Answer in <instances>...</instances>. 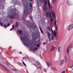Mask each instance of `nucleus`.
I'll return each instance as SVG.
<instances>
[{
  "label": "nucleus",
  "instance_id": "f257e3e1",
  "mask_svg": "<svg viewBox=\"0 0 73 73\" xmlns=\"http://www.w3.org/2000/svg\"><path fill=\"white\" fill-rule=\"evenodd\" d=\"M9 17L10 19H16L18 17V11L16 8L12 9L9 10L8 12Z\"/></svg>",
  "mask_w": 73,
  "mask_h": 73
},
{
  "label": "nucleus",
  "instance_id": "f03ea898",
  "mask_svg": "<svg viewBox=\"0 0 73 73\" xmlns=\"http://www.w3.org/2000/svg\"><path fill=\"white\" fill-rule=\"evenodd\" d=\"M21 40H23V43L25 45L27 46H30L31 45V40L28 39V38L26 36V35H23L21 38Z\"/></svg>",
  "mask_w": 73,
  "mask_h": 73
},
{
  "label": "nucleus",
  "instance_id": "7ed1b4c3",
  "mask_svg": "<svg viewBox=\"0 0 73 73\" xmlns=\"http://www.w3.org/2000/svg\"><path fill=\"white\" fill-rule=\"evenodd\" d=\"M24 5L25 7V9L24 11V14L25 15H28V14H29V9L30 8V7H32V4L26 3V4Z\"/></svg>",
  "mask_w": 73,
  "mask_h": 73
},
{
  "label": "nucleus",
  "instance_id": "20e7f679",
  "mask_svg": "<svg viewBox=\"0 0 73 73\" xmlns=\"http://www.w3.org/2000/svg\"><path fill=\"white\" fill-rule=\"evenodd\" d=\"M32 37L33 40H34V41L33 42V43H34V44H36L37 41L36 40H35V38H37L38 37H39V33L37 34L36 33H35V34L32 35Z\"/></svg>",
  "mask_w": 73,
  "mask_h": 73
},
{
  "label": "nucleus",
  "instance_id": "39448f33",
  "mask_svg": "<svg viewBox=\"0 0 73 73\" xmlns=\"http://www.w3.org/2000/svg\"><path fill=\"white\" fill-rule=\"evenodd\" d=\"M54 25L55 26V31H54L53 32V30H52V29L51 27V30L52 33H54V36H56V34H57V31L58 30V29L57 28V24H56V21L55 20L54 21Z\"/></svg>",
  "mask_w": 73,
  "mask_h": 73
},
{
  "label": "nucleus",
  "instance_id": "423d86ee",
  "mask_svg": "<svg viewBox=\"0 0 73 73\" xmlns=\"http://www.w3.org/2000/svg\"><path fill=\"white\" fill-rule=\"evenodd\" d=\"M47 33L48 34L49 39L50 40H52V39H53V36L52 35H50L49 34V32L48 31H47Z\"/></svg>",
  "mask_w": 73,
  "mask_h": 73
},
{
  "label": "nucleus",
  "instance_id": "0eeeda50",
  "mask_svg": "<svg viewBox=\"0 0 73 73\" xmlns=\"http://www.w3.org/2000/svg\"><path fill=\"white\" fill-rule=\"evenodd\" d=\"M33 64L35 66L37 67V68L38 69H40V67H41V64H40V63H39V62H38L37 63V65H35V64Z\"/></svg>",
  "mask_w": 73,
  "mask_h": 73
},
{
  "label": "nucleus",
  "instance_id": "6e6552de",
  "mask_svg": "<svg viewBox=\"0 0 73 73\" xmlns=\"http://www.w3.org/2000/svg\"><path fill=\"white\" fill-rule=\"evenodd\" d=\"M73 28V24H71L70 25V26L68 27L67 29L68 30V31H70V30H71V29H72Z\"/></svg>",
  "mask_w": 73,
  "mask_h": 73
},
{
  "label": "nucleus",
  "instance_id": "1a4fd4ad",
  "mask_svg": "<svg viewBox=\"0 0 73 73\" xmlns=\"http://www.w3.org/2000/svg\"><path fill=\"white\" fill-rule=\"evenodd\" d=\"M43 9L45 11V12H47L49 11V9H48V8H46V6H44L43 7Z\"/></svg>",
  "mask_w": 73,
  "mask_h": 73
},
{
  "label": "nucleus",
  "instance_id": "9d476101",
  "mask_svg": "<svg viewBox=\"0 0 73 73\" xmlns=\"http://www.w3.org/2000/svg\"><path fill=\"white\" fill-rule=\"evenodd\" d=\"M64 59H62L61 60L60 62V66H62L63 64H64Z\"/></svg>",
  "mask_w": 73,
  "mask_h": 73
},
{
  "label": "nucleus",
  "instance_id": "9b49d317",
  "mask_svg": "<svg viewBox=\"0 0 73 73\" xmlns=\"http://www.w3.org/2000/svg\"><path fill=\"white\" fill-rule=\"evenodd\" d=\"M40 45L38 44H37L36 45H35L34 46H37V47H35L34 48V50H36L37 49H38V47H39Z\"/></svg>",
  "mask_w": 73,
  "mask_h": 73
},
{
  "label": "nucleus",
  "instance_id": "f8f14e48",
  "mask_svg": "<svg viewBox=\"0 0 73 73\" xmlns=\"http://www.w3.org/2000/svg\"><path fill=\"white\" fill-rule=\"evenodd\" d=\"M72 48V46H70L68 48H67V52L68 54H69V49H71Z\"/></svg>",
  "mask_w": 73,
  "mask_h": 73
},
{
  "label": "nucleus",
  "instance_id": "ddd939ff",
  "mask_svg": "<svg viewBox=\"0 0 73 73\" xmlns=\"http://www.w3.org/2000/svg\"><path fill=\"white\" fill-rule=\"evenodd\" d=\"M18 32L19 33L20 35H23V32L22 31V30H19L18 31Z\"/></svg>",
  "mask_w": 73,
  "mask_h": 73
},
{
  "label": "nucleus",
  "instance_id": "4468645a",
  "mask_svg": "<svg viewBox=\"0 0 73 73\" xmlns=\"http://www.w3.org/2000/svg\"><path fill=\"white\" fill-rule=\"evenodd\" d=\"M64 60L66 63H67L68 62V58L66 56L64 57Z\"/></svg>",
  "mask_w": 73,
  "mask_h": 73
},
{
  "label": "nucleus",
  "instance_id": "2eb2a0df",
  "mask_svg": "<svg viewBox=\"0 0 73 73\" xmlns=\"http://www.w3.org/2000/svg\"><path fill=\"white\" fill-rule=\"evenodd\" d=\"M52 13L53 17L54 19H56V15H55L54 12H52Z\"/></svg>",
  "mask_w": 73,
  "mask_h": 73
},
{
  "label": "nucleus",
  "instance_id": "dca6fc26",
  "mask_svg": "<svg viewBox=\"0 0 73 73\" xmlns=\"http://www.w3.org/2000/svg\"><path fill=\"white\" fill-rule=\"evenodd\" d=\"M54 48H56V47H54L53 46H52V47L51 49L50 50V51H51V52H52V50H53L54 49Z\"/></svg>",
  "mask_w": 73,
  "mask_h": 73
},
{
  "label": "nucleus",
  "instance_id": "f3484780",
  "mask_svg": "<svg viewBox=\"0 0 73 73\" xmlns=\"http://www.w3.org/2000/svg\"><path fill=\"white\" fill-rule=\"evenodd\" d=\"M48 3L49 8L50 9V8H51V5H50V3H49V0H48Z\"/></svg>",
  "mask_w": 73,
  "mask_h": 73
},
{
  "label": "nucleus",
  "instance_id": "a211bd4d",
  "mask_svg": "<svg viewBox=\"0 0 73 73\" xmlns=\"http://www.w3.org/2000/svg\"><path fill=\"white\" fill-rule=\"evenodd\" d=\"M49 12H47L46 13V17H48L49 16Z\"/></svg>",
  "mask_w": 73,
  "mask_h": 73
},
{
  "label": "nucleus",
  "instance_id": "6ab92c4d",
  "mask_svg": "<svg viewBox=\"0 0 73 73\" xmlns=\"http://www.w3.org/2000/svg\"><path fill=\"white\" fill-rule=\"evenodd\" d=\"M18 24H19V23H18V22H16V25H15V27H16V28H17V27H18Z\"/></svg>",
  "mask_w": 73,
  "mask_h": 73
},
{
  "label": "nucleus",
  "instance_id": "aec40b11",
  "mask_svg": "<svg viewBox=\"0 0 73 73\" xmlns=\"http://www.w3.org/2000/svg\"><path fill=\"white\" fill-rule=\"evenodd\" d=\"M47 66H48V67L50 66V63L49 62H47Z\"/></svg>",
  "mask_w": 73,
  "mask_h": 73
},
{
  "label": "nucleus",
  "instance_id": "412c9836",
  "mask_svg": "<svg viewBox=\"0 0 73 73\" xmlns=\"http://www.w3.org/2000/svg\"><path fill=\"white\" fill-rule=\"evenodd\" d=\"M66 3L68 4V5H71V4L68 2V1H67Z\"/></svg>",
  "mask_w": 73,
  "mask_h": 73
},
{
  "label": "nucleus",
  "instance_id": "4be33fe9",
  "mask_svg": "<svg viewBox=\"0 0 73 73\" xmlns=\"http://www.w3.org/2000/svg\"><path fill=\"white\" fill-rule=\"evenodd\" d=\"M47 4V2H46V1H44V5L45 6H46V5Z\"/></svg>",
  "mask_w": 73,
  "mask_h": 73
},
{
  "label": "nucleus",
  "instance_id": "5701e85b",
  "mask_svg": "<svg viewBox=\"0 0 73 73\" xmlns=\"http://www.w3.org/2000/svg\"><path fill=\"white\" fill-rule=\"evenodd\" d=\"M52 14H51V13H50V12L49 13V17H50V18H52Z\"/></svg>",
  "mask_w": 73,
  "mask_h": 73
},
{
  "label": "nucleus",
  "instance_id": "b1692460",
  "mask_svg": "<svg viewBox=\"0 0 73 73\" xmlns=\"http://www.w3.org/2000/svg\"><path fill=\"white\" fill-rule=\"evenodd\" d=\"M40 1L41 3H44V0H40Z\"/></svg>",
  "mask_w": 73,
  "mask_h": 73
},
{
  "label": "nucleus",
  "instance_id": "393cba45",
  "mask_svg": "<svg viewBox=\"0 0 73 73\" xmlns=\"http://www.w3.org/2000/svg\"><path fill=\"white\" fill-rule=\"evenodd\" d=\"M29 17L30 19H31V20H33V17H32V16L31 15H30Z\"/></svg>",
  "mask_w": 73,
  "mask_h": 73
},
{
  "label": "nucleus",
  "instance_id": "a878e982",
  "mask_svg": "<svg viewBox=\"0 0 73 73\" xmlns=\"http://www.w3.org/2000/svg\"><path fill=\"white\" fill-rule=\"evenodd\" d=\"M35 27V28H36V26L35 25H34L33 26H32V27L33 28H35V27Z\"/></svg>",
  "mask_w": 73,
  "mask_h": 73
},
{
  "label": "nucleus",
  "instance_id": "bb28decb",
  "mask_svg": "<svg viewBox=\"0 0 73 73\" xmlns=\"http://www.w3.org/2000/svg\"><path fill=\"white\" fill-rule=\"evenodd\" d=\"M50 21L51 22V23H53V18H51Z\"/></svg>",
  "mask_w": 73,
  "mask_h": 73
},
{
  "label": "nucleus",
  "instance_id": "cd10ccee",
  "mask_svg": "<svg viewBox=\"0 0 73 73\" xmlns=\"http://www.w3.org/2000/svg\"><path fill=\"white\" fill-rule=\"evenodd\" d=\"M13 2H14V3H16V0H13Z\"/></svg>",
  "mask_w": 73,
  "mask_h": 73
},
{
  "label": "nucleus",
  "instance_id": "c85d7f7f",
  "mask_svg": "<svg viewBox=\"0 0 73 73\" xmlns=\"http://www.w3.org/2000/svg\"><path fill=\"white\" fill-rule=\"evenodd\" d=\"M22 63H23V65H24V66H27V65H26L24 63V62H22Z\"/></svg>",
  "mask_w": 73,
  "mask_h": 73
},
{
  "label": "nucleus",
  "instance_id": "c756f323",
  "mask_svg": "<svg viewBox=\"0 0 73 73\" xmlns=\"http://www.w3.org/2000/svg\"><path fill=\"white\" fill-rule=\"evenodd\" d=\"M55 1V0H52V3H53V5L54 4V3H55V2H54V1Z\"/></svg>",
  "mask_w": 73,
  "mask_h": 73
},
{
  "label": "nucleus",
  "instance_id": "7c9ffc66",
  "mask_svg": "<svg viewBox=\"0 0 73 73\" xmlns=\"http://www.w3.org/2000/svg\"><path fill=\"white\" fill-rule=\"evenodd\" d=\"M47 29L48 30H49V31H50V27H47Z\"/></svg>",
  "mask_w": 73,
  "mask_h": 73
},
{
  "label": "nucleus",
  "instance_id": "2f4dec72",
  "mask_svg": "<svg viewBox=\"0 0 73 73\" xmlns=\"http://www.w3.org/2000/svg\"><path fill=\"white\" fill-rule=\"evenodd\" d=\"M60 46H59L58 47V52H60Z\"/></svg>",
  "mask_w": 73,
  "mask_h": 73
},
{
  "label": "nucleus",
  "instance_id": "473e14b6",
  "mask_svg": "<svg viewBox=\"0 0 73 73\" xmlns=\"http://www.w3.org/2000/svg\"><path fill=\"white\" fill-rule=\"evenodd\" d=\"M23 21H25V17H23Z\"/></svg>",
  "mask_w": 73,
  "mask_h": 73
},
{
  "label": "nucleus",
  "instance_id": "72a5a7b5",
  "mask_svg": "<svg viewBox=\"0 0 73 73\" xmlns=\"http://www.w3.org/2000/svg\"><path fill=\"white\" fill-rule=\"evenodd\" d=\"M40 31L42 33V34H44V32H43V31H42V29H41Z\"/></svg>",
  "mask_w": 73,
  "mask_h": 73
},
{
  "label": "nucleus",
  "instance_id": "f704fd0d",
  "mask_svg": "<svg viewBox=\"0 0 73 73\" xmlns=\"http://www.w3.org/2000/svg\"><path fill=\"white\" fill-rule=\"evenodd\" d=\"M0 25H1V27H3V23H0Z\"/></svg>",
  "mask_w": 73,
  "mask_h": 73
},
{
  "label": "nucleus",
  "instance_id": "c9c22d12",
  "mask_svg": "<svg viewBox=\"0 0 73 73\" xmlns=\"http://www.w3.org/2000/svg\"><path fill=\"white\" fill-rule=\"evenodd\" d=\"M12 28H13V29H14L15 26H14V25H12Z\"/></svg>",
  "mask_w": 73,
  "mask_h": 73
},
{
  "label": "nucleus",
  "instance_id": "e433bc0d",
  "mask_svg": "<svg viewBox=\"0 0 73 73\" xmlns=\"http://www.w3.org/2000/svg\"><path fill=\"white\" fill-rule=\"evenodd\" d=\"M28 24H31V23H30V21H28L27 23Z\"/></svg>",
  "mask_w": 73,
  "mask_h": 73
},
{
  "label": "nucleus",
  "instance_id": "4c0bfd02",
  "mask_svg": "<svg viewBox=\"0 0 73 73\" xmlns=\"http://www.w3.org/2000/svg\"><path fill=\"white\" fill-rule=\"evenodd\" d=\"M4 27H8V26H7V25H4Z\"/></svg>",
  "mask_w": 73,
  "mask_h": 73
},
{
  "label": "nucleus",
  "instance_id": "58836bf2",
  "mask_svg": "<svg viewBox=\"0 0 73 73\" xmlns=\"http://www.w3.org/2000/svg\"><path fill=\"white\" fill-rule=\"evenodd\" d=\"M10 23L8 24H7V25H8V26H7V27H9V25H10Z\"/></svg>",
  "mask_w": 73,
  "mask_h": 73
},
{
  "label": "nucleus",
  "instance_id": "ea45409f",
  "mask_svg": "<svg viewBox=\"0 0 73 73\" xmlns=\"http://www.w3.org/2000/svg\"><path fill=\"white\" fill-rule=\"evenodd\" d=\"M61 73H65V71H63Z\"/></svg>",
  "mask_w": 73,
  "mask_h": 73
},
{
  "label": "nucleus",
  "instance_id": "a19ab883",
  "mask_svg": "<svg viewBox=\"0 0 73 73\" xmlns=\"http://www.w3.org/2000/svg\"><path fill=\"white\" fill-rule=\"evenodd\" d=\"M13 70H14V71L15 72H16V71H17V70H16V69H13Z\"/></svg>",
  "mask_w": 73,
  "mask_h": 73
},
{
  "label": "nucleus",
  "instance_id": "79ce46f5",
  "mask_svg": "<svg viewBox=\"0 0 73 73\" xmlns=\"http://www.w3.org/2000/svg\"><path fill=\"white\" fill-rule=\"evenodd\" d=\"M43 44H44V45H45V44H46L45 42H43Z\"/></svg>",
  "mask_w": 73,
  "mask_h": 73
},
{
  "label": "nucleus",
  "instance_id": "37998d69",
  "mask_svg": "<svg viewBox=\"0 0 73 73\" xmlns=\"http://www.w3.org/2000/svg\"><path fill=\"white\" fill-rule=\"evenodd\" d=\"M39 28L40 29V30H41V29H41V27H39Z\"/></svg>",
  "mask_w": 73,
  "mask_h": 73
},
{
  "label": "nucleus",
  "instance_id": "c03bdc74",
  "mask_svg": "<svg viewBox=\"0 0 73 73\" xmlns=\"http://www.w3.org/2000/svg\"><path fill=\"white\" fill-rule=\"evenodd\" d=\"M21 53H22V52H19V54H21Z\"/></svg>",
  "mask_w": 73,
  "mask_h": 73
},
{
  "label": "nucleus",
  "instance_id": "a18cd8bd",
  "mask_svg": "<svg viewBox=\"0 0 73 73\" xmlns=\"http://www.w3.org/2000/svg\"><path fill=\"white\" fill-rule=\"evenodd\" d=\"M12 29H13L12 28H11L10 29V31H12Z\"/></svg>",
  "mask_w": 73,
  "mask_h": 73
},
{
  "label": "nucleus",
  "instance_id": "49530a36",
  "mask_svg": "<svg viewBox=\"0 0 73 73\" xmlns=\"http://www.w3.org/2000/svg\"><path fill=\"white\" fill-rule=\"evenodd\" d=\"M2 67H3V68H5V69H5V67H4L2 66Z\"/></svg>",
  "mask_w": 73,
  "mask_h": 73
},
{
  "label": "nucleus",
  "instance_id": "de8ad7c7",
  "mask_svg": "<svg viewBox=\"0 0 73 73\" xmlns=\"http://www.w3.org/2000/svg\"><path fill=\"white\" fill-rule=\"evenodd\" d=\"M30 1H32V0H29Z\"/></svg>",
  "mask_w": 73,
  "mask_h": 73
},
{
  "label": "nucleus",
  "instance_id": "09e8293b",
  "mask_svg": "<svg viewBox=\"0 0 73 73\" xmlns=\"http://www.w3.org/2000/svg\"><path fill=\"white\" fill-rule=\"evenodd\" d=\"M55 69V70H56V69Z\"/></svg>",
  "mask_w": 73,
  "mask_h": 73
},
{
  "label": "nucleus",
  "instance_id": "8fccbe9b",
  "mask_svg": "<svg viewBox=\"0 0 73 73\" xmlns=\"http://www.w3.org/2000/svg\"><path fill=\"white\" fill-rule=\"evenodd\" d=\"M66 71H67V70H66Z\"/></svg>",
  "mask_w": 73,
  "mask_h": 73
},
{
  "label": "nucleus",
  "instance_id": "3c124183",
  "mask_svg": "<svg viewBox=\"0 0 73 73\" xmlns=\"http://www.w3.org/2000/svg\"><path fill=\"white\" fill-rule=\"evenodd\" d=\"M45 72H46V71H45Z\"/></svg>",
  "mask_w": 73,
  "mask_h": 73
}]
</instances>
